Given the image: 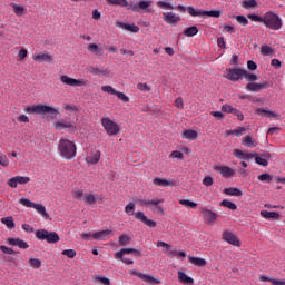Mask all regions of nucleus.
Masks as SVG:
<instances>
[{
  "label": "nucleus",
  "instance_id": "1",
  "mask_svg": "<svg viewBox=\"0 0 285 285\" xmlns=\"http://www.w3.org/2000/svg\"><path fill=\"white\" fill-rule=\"evenodd\" d=\"M58 150L65 159H73L77 156V145L67 138L60 139Z\"/></svg>",
  "mask_w": 285,
  "mask_h": 285
},
{
  "label": "nucleus",
  "instance_id": "2",
  "mask_svg": "<svg viewBox=\"0 0 285 285\" xmlns=\"http://www.w3.org/2000/svg\"><path fill=\"white\" fill-rule=\"evenodd\" d=\"M125 213L129 216L134 215L135 219H137L138 222H142V224H145V226H148L149 228H155L157 226V222L148 219V216L144 214V212L135 213V203H129L128 205H126Z\"/></svg>",
  "mask_w": 285,
  "mask_h": 285
},
{
  "label": "nucleus",
  "instance_id": "3",
  "mask_svg": "<svg viewBox=\"0 0 285 285\" xmlns=\"http://www.w3.org/2000/svg\"><path fill=\"white\" fill-rule=\"evenodd\" d=\"M26 112H28V115H51V119H55V117L59 115V110L55 109V107L42 104L28 107Z\"/></svg>",
  "mask_w": 285,
  "mask_h": 285
},
{
  "label": "nucleus",
  "instance_id": "4",
  "mask_svg": "<svg viewBox=\"0 0 285 285\" xmlns=\"http://www.w3.org/2000/svg\"><path fill=\"white\" fill-rule=\"evenodd\" d=\"M263 23L269 30H281L282 29V18L273 11H268L263 16Z\"/></svg>",
  "mask_w": 285,
  "mask_h": 285
},
{
  "label": "nucleus",
  "instance_id": "5",
  "mask_svg": "<svg viewBox=\"0 0 285 285\" xmlns=\"http://www.w3.org/2000/svg\"><path fill=\"white\" fill-rule=\"evenodd\" d=\"M101 126L109 137H117V135L121 132V127H119V124L115 122L108 117L101 118Z\"/></svg>",
  "mask_w": 285,
  "mask_h": 285
},
{
  "label": "nucleus",
  "instance_id": "6",
  "mask_svg": "<svg viewBox=\"0 0 285 285\" xmlns=\"http://www.w3.org/2000/svg\"><path fill=\"white\" fill-rule=\"evenodd\" d=\"M36 237L40 242H47V244H57L59 239V234L56 232H48V229H38L36 230Z\"/></svg>",
  "mask_w": 285,
  "mask_h": 285
},
{
  "label": "nucleus",
  "instance_id": "7",
  "mask_svg": "<svg viewBox=\"0 0 285 285\" xmlns=\"http://www.w3.org/2000/svg\"><path fill=\"white\" fill-rule=\"evenodd\" d=\"M19 204H21L22 206H26V208H35V210H37V213H39V215H41V217H43L45 219H50V214H48V212H46V206H43L41 204L33 203L32 200H30L28 198H21L19 200Z\"/></svg>",
  "mask_w": 285,
  "mask_h": 285
},
{
  "label": "nucleus",
  "instance_id": "8",
  "mask_svg": "<svg viewBox=\"0 0 285 285\" xmlns=\"http://www.w3.org/2000/svg\"><path fill=\"white\" fill-rule=\"evenodd\" d=\"M153 6V1L141 0L138 3L136 2H127V10H131V12H147L150 13L149 8Z\"/></svg>",
  "mask_w": 285,
  "mask_h": 285
},
{
  "label": "nucleus",
  "instance_id": "9",
  "mask_svg": "<svg viewBox=\"0 0 285 285\" xmlns=\"http://www.w3.org/2000/svg\"><path fill=\"white\" fill-rule=\"evenodd\" d=\"M187 12L190 14V17H214L215 19H219L222 17V11L219 10L204 11L188 7Z\"/></svg>",
  "mask_w": 285,
  "mask_h": 285
},
{
  "label": "nucleus",
  "instance_id": "10",
  "mask_svg": "<svg viewBox=\"0 0 285 285\" xmlns=\"http://www.w3.org/2000/svg\"><path fill=\"white\" fill-rule=\"evenodd\" d=\"M200 213L203 215L204 223L207 226H213V224H215V222H217V213H215L206 207H202Z\"/></svg>",
  "mask_w": 285,
  "mask_h": 285
},
{
  "label": "nucleus",
  "instance_id": "11",
  "mask_svg": "<svg viewBox=\"0 0 285 285\" xmlns=\"http://www.w3.org/2000/svg\"><path fill=\"white\" fill-rule=\"evenodd\" d=\"M60 81L61 83H65L66 86H71L72 88H81V86H86V80L83 79H75V78H71L69 76H61L60 77Z\"/></svg>",
  "mask_w": 285,
  "mask_h": 285
},
{
  "label": "nucleus",
  "instance_id": "12",
  "mask_svg": "<svg viewBox=\"0 0 285 285\" xmlns=\"http://www.w3.org/2000/svg\"><path fill=\"white\" fill-rule=\"evenodd\" d=\"M222 237L224 242H227V244H230L232 246H242V242L239 240V238L230 230L223 232Z\"/></svg>",
  "mask_w": 285,
  "mask_h": 285
},
{
  "label": "nucleus",
  "instance_id": "13",
  "mask_svg": "<svg viewBox=\"0 0 285 285\" xmlns=\"http://www.w3.org/2000/svg\"><path fill=\"white\" fill-rule=\"evenodd\" d=\"M226 70H227V75L225 77L226 79H229V81H239V78L244 77V69L229 68Z\"/></svg>",
  "mask_w": 285,
  "mask_h": 285
},
{
  "label": "nucleus",
  "instance_id": "14",
  "mask_svg": "<svg viewBox=\"0 0 285 285\" xmlns=\"http://www.w3.org/2000/svg\"><path fill=\"white\" fill-rule=\"evenodd\" d=\"M53 128L56 130L72 131V130H76L77 127L72 124V121H66V120L61 119V120L53 122Z\"/></svg>",
  "mask_w": 285,
  "mask_h": 285
},
{
  "label": "nucleus",
  "instance_id": "15",
  "mask_svg": "<svg viewBox=\"0 0 285 285\" xmlns=\"http://www.w3.org/2000/svg\"><path fill=\"white\" fill-rule=\"evenodd\" d=\"M114 235L115 232H112V229H105L94 233L92 238L97 239V242H106V239H110V237H114Z\"/></svg>",
  "mask_w": 285,
  "mask_h": 285
},
{
  "label": "nucleus",
  "instance_id": "16",
  "mask_svg": "<svg viewBox=\"0 0 285 285\" xmlns=\"http://www.w3.org/2000/svg\"><path fill=\"white\" fill-rule=\"evenodd\" d=\"M29 181H30V177L16 176L8 180V186H10V188H17L18 184L23 185V184H28Z\"/></svg>",
  "mask_w": 285,
  "mask_h": 285
},
{
  "label": "nucleus",
  "instance_id": "17",
  "mask_svg": "<svg viewBox=\"0 0 285 285\" xmlns=\"http://www.w3.org/2000/svg\"><path fill=\"white\" fill-rule=\"evenodd\" d=\"M163 19L166 23H169L170 26H175L181 21V18L174 12H164Z\"/></svg>",
  "mask_w": 285,
  "mask_h": 285
},
{
  "label": "nucleus",
  "instance_id": "18",
  "mask_svg": "<svg viewBox=\"0 0 285 285\" xmlns=\"http://www.w3.org/2000/svg\"><path fill=\"white\" fill-rule=\"evenodd\" d=\"M266 88H271V83H268V82H263V83L249 82L246 85V90H249L250 92H259V90H265Z\"/></svg>",
  "mask_w": 285,
  "mask_h": 285
},
{
  "label": "nucleus",
  "instance_id": "19",
  "mask_svg": "<svg viewBox=\"0 0 285 285\" xmlns=\"http://www.w3.org/2000/svg\"><path fill=\"white\" fill-rule=\"evenodd\" d=\"M116 26L117 28H121V30H127V32H134V33L139 32V27L136 26L135 23L128 24L126 22L116 21Z\"/></svg>",
  "mask_w": 285,
  "mask_h": 285
},
{
  "label": "nucleus",
  "instance_id": "20",
  "mask_svg": "<svg viewBox=\"0 0 285 285\" xmlns=\"http://www.w3.org/2000/svg\"><path fill=\"white\" fill-rule=\"evenodd\" d=\"M136 255V257H141V252L135 248H122L120 252L115 254V257H124V255Z\"/></svg>",
  "mask_w": 285,
  "mask_h": 285
},
{
  "label": "nucleus",
  "instance_id": "21",
  "mask_svg": "<svg viewBox=\"0 0 285 285\" xmlns=\"http://www.w3.org/2000/svg\"><path fill=\"white\" fill-rule=\"evenodd\" d=\"M8 244L10 246H19L20 248H22V250L30 248V245H28V243H26V240H22L20 238H8Z\"/></svg>",
  "mask_w": 285,
  "mask_h": 285
},
{
  "label": "nucleus",
  "instance_id": "22",
  "mask_svg": "<svg viewBox=\"0 0 285 285\" xmlns=\"http://www.w3.org/2000/svg\"><path fill=\"white\" fill-rule=\"evenodd\" d=\"M215 170L220 173L222 177L228 179V177H235V171L230 167H216Z\"/></svg>",
  "mask_w": 285,
  "mask_h": 285
},
{
  "label": "nucleus",
  "instance_id": "23",
  "mask_svg": "<svg viewBox=\"0 0 285 285\" xmlns=\"http://www.w3.org/2000/svg\"><path fill=\"white\" fill-rule=\"evenodd\" d=\"M89 52H92L96 55V57H102L104 56V49L99 47L97 43H89L87 47Z\"/></svg>",
  "mask_w": 285,
  "mask_h": 285
},
{
  "label": "nucleus",
  "instance_id": "24",
  "mask_svg": "<svg viewBox=\"0 0 285 285\" xmlns=\"http://www.w3.org/2000/svg\"><path fill=\"white\" fill-rule=\"evenodd\" d=\"M153 184L155 186H163L164 188H168V186H175V183L173 180H167V179H164V178H155L153 180Z\"/></svg>",
  "mask_w": 285,
  "mask_h": 285
},
{
  "label": "nucleus",
  "instance_id": "25",
  "mask_svg": "<svg viewBox=\"0 0 285 285\" xmlns=\"http://www.w3.org/2000/svg\"><path fill=\"white\" fill-rule=\"evenodd\" d=\"M53 59L55 58L49 53H39L33 57V61H46L47 63H52Z\"/></svg>",
  "mask_w": 285,
  "mask_h": 285
},
{
  "label": "nucleus",
  "instance_id": "26",
  "mask_svg": "<svg viewBox=\"0 0 285 285\" xmlns=\"http://www.w3.org/2000/svg\"><path fill=\"white\" fill-rule=\"evenodd\" d=\"M233 155L237 157V159H253L255 157L254 154L244 153L240 149H235Z\"/></svg>",
  "mask_w": 285,
  "mask_h": 285
},
{
  "label": "nucleus",
  "instance_id": "27",
  "mask_svg": "<svg viewBox=\"0 0 285 285\" xmlns=\"http://www.w3.org/2000/svg\"><path fill=\"white\" fill-rule=\"evenodd\" d=\"M225 195H229L230 197H242L244 193L239 188L229 187L224 189Z\"/></svg>",
  "mask_w": 285,
  "mask_h": 285
},
{
  "label": "nucleus",
  "instance_id": "28",
  "mask_svg": "<svg viewBox=\"0 0 285 285\" xmlns=\"http://www.w3.org/2000/svg\"><path fill=\"white\" fill-rule=\"evenodd\" d=\"M138 204L139 206H157V204H164V198L151 200L140 199Z\"/></svg>",
  "mask_w": 285,
  "mask_h": 285
},
{
  "label": "nucleus",
  "instance_id": "29",
  "mask_svg": "<svg viewBox=\"0 0 285 285\" xmlns=\"http://www.w3.org/2000/svg\"><path fill=\"white\" fill-rule=\"evenodd\" d=\"M101 159V151H96L90 154L87 158L86 161L88 164H99V160Z\"/></svg>",
  "mask_w": 285,
  "mask_h": 285
},
{
  "label": "nucleus",
  "instance_id": "30",
  "mask_svg": "<svg viewBox=\"0 0 285 285\" xmlns=\"http://www.w3.org/2000/svg\"><path fill=\"white\" fill-rule=\"evenodd\" d=\"M183 137L185 139H189V141H195V139L198 137V134L197 130L187 129L183 132Z\"/></svg>",
  "mask_w": 285,
  "mask_h": 285
},
{
  "label": "nucleus",
  "instance_id": "31",
  "mask_svg": "<svg viewBox=\"0 0 285 285\" xmlns=\"http://www.w3.org/2000/svg\"><path fill=\"white\" fill-rule=\"evenodd\" d=\"M140 279H142V282H146V284H150V285L161 283L159 279H157V278H155V277H153L151 275H148V274L140 275Z\"/></svg>",
  "mask_w": 285,
  "mask_h": 285
},
{
  "label": "nucleus",
  "instance_id": "32",
  "mask_svg": "<svg viewBox=\"0 0 285 285\" xmlns=\"http://www.w3.org/2000/svg\"><path fill=\"white\" fill-rule=\"evenodd\" d=\"M188 259H189V263L193 264L194 266H198V267L206 266V259L204 258L189 256Z\"/></svg>",
  "mask_w": 285,
  "mask_h": 285
},
{
  "label": "nucleus",
  "instance_id": "33",
  "mask_svg": "<svg viewBox=\"0 0 285 285\" xmlns=\"http://www.w3.org/2000/svg\"><path fill=\"white\" fill-rule=\"evenodd\" d=\"M1 223L4 224V226H7V228H9L10 230H12L13 228H16V224H14V218H12V216H7L1 218Z\"/></svg>",
  "mask_w": 285,
  "mask_h": 285
},
{
  "label": "nucleus",
  "instance_id": "34",
  "mask_svg": "<svg viewBox=\"0 0 285 285\" xmlns=\"http://www.w3.org/2000/svg\"><path fill=\"white\" fill-rule=\"evenodd\" d=\"M178 279L181 284H194L193 277L186 275L184 272H178Z\"/></svg>",
  "mask_w": 285,
  "mask_h": 285
},
{
  "label": "nucleus",
  "instance_id": "35",
  "mask_svg": "<svg viewBox=\"0 0 285 285\" xmlns=\"http://www.w3.org/2000/svg\"><path fill=\"white\" fill-rule=\"evenodd\" d=\"M97 199H99L98 195L85 194L83 196L85 203L88 204L89 206L97 204Z\"/></svg>",
  "mask_w": 285,
  "mask_h": 285
},
{
  "label": "nucleus",
  "instance_id": "36",
  "mask_svg": "<svg viewBox=\"0 0 285 285\" xmlns=\"http://www.w3.org/2000/svg\"><path fill=\"white\" fill-rule=\"evenodd\" d=\"M261 215L265 218V219H279V213L277 212H268V210H262Z\"/></svg>",
  "mask_w": 285,
  "mask_h": 285
},
{
  "label": "nucleus",
  "instance_id": "37",
  "mask_svg": "<svg viewBox=\"0 0 285 285\" xmlns=\"http://www.w3.org/2000/svg\"><path fill=\"white\" fill-rule=\"evenodd\" d=\"M256 115H259L261 117L262 116L268 117V118L277 117V114H275L274 111L262 109V108L256 109Z\"/></svg>",
  "mask_w": 285,
  "mask_h": 285
},
{
  "label": "nucleus",
  "instance_id": "38",
  "mask_svg": "<svg viewBox=\"0 0 285 285\" xmlns=\"http://www.w3.org/2000/svg\"><path fill=\"white\" fill-rule=\"evenodd\" d=\"M11 8L13 9L14 14L17 17H23V13L26 12V9L17 3H11Z\"/></svg>",
  "mask_w": 285,
  "mask_h": 285
},
{
  "label": "nucleus",
  "instance_id": "39",
  "mask_svg": "<svg viewBox=\"0 0 285 285\" xmlns=\"http://www.w3.org/2000/svg\"><path fill=\"white\" fill-rule=\"evenodd\" d=\"M197 32H199V29H197V27L193 26V27L185 29L183 33L185 35V37H195V35H197Z\"/></svg>",
  "mask_w": 285,
  "mask_h": 285
},
{
  "label": "nucleus",
  "instance_id": "40",
  "mask_svg": "<svg viewBox=\"0 0 285 285\" xmlns=\"http://www.w3.org/2000/svg\"><path fill=\"white\" fill-rule=\"evenodd\" d=\"M156 246H157V248H165V249H163V253L165 254V255H167L168 254V250H170V244H168V243H165L164 240H158L157 243H156Z\"/></svg>",
  "mask_w": 285,
  "mask_h": 285
},
{
  "label": "nucleus",
  "instance_id": "41",
  "mask_svg": "<svg viewBox=\"0 0 285 285\" xmlns=\"http://www.w3.org/2000/svg\"><path fill=\"white\" fill-rule=\"evenodd\" d=\"M258 181H264L265 184H271L273 181V176L271 174L265 173L257 176Z\"/></svg>",
  "mask_w": 285,
  "mask_h": 285
},
{
  "label": "nucleus",
  "instance_id": "42",
  "mask_svg": "<svg viewBox=\"0 0 285 285\" xmlns=\"http://www.w3.org/2000/svg\"><path fill=\"white\" fill-rule=\"evenodd\" d=\"M220 206H224L225 208H229V210H237V205L230 200L224 199L220 203Z\"/></svg>",
  "mask_w": 285,
  "mask_h": 285
},
{
  "label": "nucleus",
  "instance_id": "43",
  "mask_svg": "<svg viewBox=\"0 0 285 285\" xmlns=\"http://www.w3.org/2000/svg\"><path fill=\"white\" fill-rule=\"evenodd\" d=\"M243 144L244 146H246L247 148H253V146H257V144H255V141L253 140V138L250 136H245L243 138Z\"/></svg>",
  "mask_w": 285,
  "mask_h": 285
},
{
  "label": "nucleus",
  "instance_id": "44",
  "mask_svg": "<svg viewBox=\"0 0 285 285\" xmlns=\"http://www.w3.org/2000/svg\"><path fill=\"white\" fill-rule=\"evenodd\" d=\"M108 6H121V8H125V6H128L127 0H107Z\"/></svg>",
  "mask_w": 285,
  "mask_h": 285
},
{
  "label": "nucleus",
  "instance_id": "45",
  "mask_svg": "<svg viewBox=\"0 0 285 285\" xmlns=\"http://www.w3.org/2000/svg\"><path fill=\"white\" fill-rule=\"evenodd\" d=\"M273 52L274 50L267 45H263L261 48V53L263 55V57H268L273 55Z\"/></svg>",
  "mask_w": 285,
  "mask_h": 285
},
{
  "label": "nucleus",
  "instance_id": "46",
  "mask_svg": "<svg viewBox=\"0 0 285 285\" xmlns=\"http://www.w3.org/2000/svg\"><path fill=\"white\" fill-rule=\"evenodd\" d=\"M243 77L246 81H257V75L250 73L243 69Z\"/></svg>",
  "mask_w": 285,
  "mask_h": 285
},
{
  "label": "nucleus",
  "instance_id": "47",
  "mask_svg": "<svg viewBox=\"0 0 285 285\" xmlns=\"http://www.w3.org/2000/svg\"><path fill=\"white\" fill-rule=\"evenodd\" d=\"M0 166H3V168H8L10 166V160L8 159V156L6 154L0 151Z\"/></svg>",
  "mask_w": 285,
  "mask_h": 285
},
{
  "label": "nucleus",
  "instance_id": "48",
  "mask_svg": "<svg viewBox=\"0 0 285 285\" xmlns=\"http://www.w3.org/2000/svg\"><path fill=\"white\" fill-rule=\"evenodd\" d=\"M127 244H130V236L122 234L119 236V246H127Z\"/></svg>",
  "mask_w": 285,
  "mask_h": 285
},
{
  "label": "nucleus",
  "instance_id": "49",
  "mask_svg": "<svg viewBox=\"0 0 285 285\" xmlns=\"http://www.w3.org/2000/svg\"><path fill=\"white\" fill-rule=\"evenodd\" d=\"M179 204H181V206H188L189 208H197V203L193 202V200H188V199H180Z\"/></svg>",
  "mask_w": 285,
  "mask_h": 285
},
{
  "label": "nucleus",
  "instance_id": "50",
  "mask_svg": "<svg viewBox=\"0 0 285 285\" xmlns=\"http://www.w3.org/2000/svg\"><path fill=\"white\" fill-rule=\"evenodd\" d=\"M158 8H161L163 10H175V7L173 4L165 2V1H159L157 2Z\"/></svg>",
  "mask_w": 285,
  "mask_h": 285
},
{
  "label": "nucleus",
  "instance_id": "51",
  "mask_svg": "<svg viewBox=\"0 0 285 285\" xmlns=\"http://www.w3.org/2000/svg\"><path fill=\"white\" fill-rule=\"evenodd\" d=\"M62 255L69 257V259H75V257H77V252L75 249H65L62 250Z\"/></svg>",
  "mask_w": 285,
  "mask_h": 285
},
{
  "label": "nucleus",
  "instance_id": "52",
  "mask_svg": "<svg viewBox=\"0 0 285 285\" xmlns=\"http://www.w3.org/2000/svg\"><path fill=\"white\" fill-rule=\"evenodd\" d=\"M85 196L86 195H83V190L76 189L72 191L73 199H78L79 202H81V199H83Z\"/></svg>",
  "mask_w": 285,
  "mask_h": 285
},
{
  "label": "nucleus",
  "instance_id": "53",
  "mask_svg": "<svg viewBox=\"0 0 285 285\" xmlns=\"http://www.w3.org/2000/svg\"><path fill=\"white\" fill-rule=\"evenodd\" d=\"M116 97H118L120 101H124V104H128V101H130V97L126 96V94L121 91H116Z\"/></svg>",
  "mask_w": 285,
  "mask_h": 285
},
{
  "label": "nucleus",
  "instance_id": "54",
  "mask_svg": "<svg viewBox=\"0 0 285 285\" xmlns=\"http://www.w3.org/2000/svg\"><path fill=\"white\" fill-rule=\"evenodd\" d=\"M102 92H108V95H117V90H115V88H112V86H102L101 87Z\"/></svg>",
  "mask_w": 285,
  "mask_h": 285
},
{
  "label": "nucleus",
  "instance_id": "55",
  "mask_svg": "<svg viewBox=\"0 0 285 285\" xmlns=\"http://www.w3.org/2000/svg\"><path fill=\"white\" fill-rule=\"evenodd\" d=\"M29 264L32 268H41V261L39 258H30Z\"/></svg>",
  "mask_w": 285,
  "mask_h": 285
},
{
  "label": "nucleus",
  "instance_id": "56",
  "mask_svg": "<svg viewBox=\"0 0 285 285\" xmlns=\"http://www.w3.org/2000/svg\"><path fill=\"white\" fill-rule=\"evenodd\" d=\"M65 110H67L68 112H79V108H77V106L75 105H70V104H65L63 105Z\"/></svg>",
  "mask_w": 285,
  "mask_h": 285
},
{
  "label": "nucleus",
  "instance_id": "57",
  "mask_svg": "<svg viewBox=\"0 0 285 285\" xmlns=\"http://www.w3.org/2000/svg\"><path fill=\"white\" fill-rule=\"evenodd\" d=\"M255 161L259 166H268V160L266 158H264V157L256 156L255 157Z\"/></svg>",
  "mask_w": 285,
  "mask_h": 285
},
{
  "label": "nucleus",
  "instance_id": "58",
  "mask_svg": "<svg viewBox=\"0 0 285 285\" xmlns=\"http://www.w3.org/2000/svg\"><path fill=\"white\" fill-rule=\"evenodd\" d=\"M232 115H235L238 121H244V114L239 109L234 108V110L232 111Z\"/></svg>",
  "mask_w": 285,
  "mask_h": 285
},
{
  "label": "nucleus",
  "instance_id": "59",
  "mask_svg": "<svg viewBox=\"0 0 285 285\" xmlns=\"http://www.w3.org/2000/svg\"><path fill=\"white\" fill-rule=\"evenodd\" d=\"M233 110H235V107L228 105V104H225L222 106V111L223 112H227L228 115H232Z\"/></svg>",
  "mask_w": 285,
  "mask_h": 285
},
{
  "label": "nucleus",
  "instance_id": "60",
  "mask_svg": "<svg viewBox=\"0 0 285 285\" xmlns=\"http://www.w3.org/2000/svg\"><path fill=\"white\" fill-rule=\"evenodd\" d=\"M203 184L207 187H210L215 184V180L213 179V177L210 176H206L204 179H203Z\"/></svg>",
  "mask_w": 285,
  "mask_h": 285
},
{
  "label": "nucleus",
  "instance_id": "61",
  "mask_svg": "<svg viewBox=\"0 0 285 285\" xmlns=\"http://www.w3.org/2000/svg\"><path fill=\"white\" fill-rule=\"evenodd\" d=\"M137 89L141 90L142 92H150V86H148L147 83H138Z\"/></svg>",
  "mask_w": 285,
  "mask_h": 285
},
{
  "label": "nucleus",
  "instance_id": "62",
  "mask_svg": "<svg viewBox=\"0 0 285 285\" xmlns=\"http://www.w3.org/2000/svg\"><path fill=\"white\" fill-rule=\"evenodd\" d=\"M95 282H100L104 285H110V281L104 276H96Z\"/></svg>",
  "mask_w": 285,
  "mask_h": 285
},
{
  "label": "nucleus",
  "instance_id": "63",
  "mask_svg": "<svg viewBox=\"0 0 285 285\" xmlns=\"http://www.w3.org/2000/svg\"><path fill=\"white\" fill-rule=\"evenodd\" d=\"M236 21H238L240 26H248V19L244 16H237Z\"/></svg>",
  "mask_w": 285,
  "mask_h": 285
},
{
  "label": "nucleus",
  "instance_id": "64",
  "mask_svg": "<svg viewBox=\"0 0 285 285\" xmlns=\"http://www.w3.org/2000/svg\"><path fill=\"white\" fill-rule=\"evenodd\" d=\"M256 7H257V1L255 0L245 1L244 8H256Z\"/></svg>",
  "mask_w": 285,
  "mask_h": 285
}]
</instances>
